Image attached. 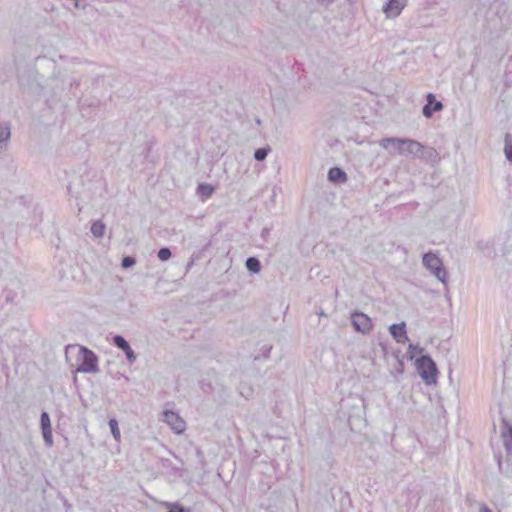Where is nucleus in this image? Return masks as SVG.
Listing matches in <instances>:
<instances>
[{
    "label": "nucleus",
    "mask_w": 512,
    "mask_h": 512,
    "mask_svg": "<svg viewBox=\"0 0 512 512\" xmlns=\"http://www.w3.org/2000/svg\"><path fill=\"white\" fill-rule=\"evenodd\" d=\"M383 149H388L390 145L397 149L402 156H412L426 162L436 163L439 161V155L433 147L424 146L420 142L409 138L387 137L379 142Z\"/></svg>",
    "instance_id": "1"
},
{
    "label": "nucleus",
    "mask_w": 512,
    "mask_h": 512,
    "mask_svg": "<svg viewBox=\"0 0 512 512\" xmlns=\"http://www.w3.org/2000/svg\"><path fill=\"white\" fill-rule=\"evenodd\" d=\"M78 358L80 363L76 368L78 373H96L98 372V357L97 355L85 346L79 348Z\"/></svg>",
    "instance_id": "2"
},
{
    "label": "nucleus",
    "mask_w": 512,
    "mask_h": 512,
    "mask_svg": "<svg viewBox=\"0 0 512 512\" xmlns=\"http://www.w3.org/2000/svg\"><path fill=\"white\" fill-rule=\"evenodd\" d=\"M417 370L426 384H432L436 381L437 367L429 355H422L416 360Z\"/></svg>",
    "instance_id": "3"
},
{
    "label": "nucleus",
    "mask_w": 512,
    "mask_h": 512,
    "mask_svg": "<svg viewBox=\"0 0 512 512\" xmlns=\"http://www.w3.org/2000/svg\"><path fill=\"white\" fill-rule=\"evenodd\" d=\"M423 265L445 286H447V271L441 259L434 253L428 252L423 256Z\"/></svg>",
    "instance_id": "4"
},
{
    "label": "nucleus",
    "mask_w": 512,
    "mask_h": 512,
    "mask_svg": "<svg viewBox=\"0 0 512 512\" xmlns=\"http://www.w3.org/2000/svg\"><path fill=\"white\" fill-rule=\"evenodd\" d=\"M351 324L355 331L362 334H368L372 329L371 318L363 312H353L351 314Z\"/></svg>",
    "instance_id": "5"
},
{
    "label": "nucleus",
    "mask_w": 512,
    "mask_h": 512,
    "mask_svg": "<svg viewBox=\"0 0 512 512\" xmlns=\"http://www.w3.org/2000/svg\"><path fill=\"white\" fill-rule=\"evenodd\" d=\"M163 421L167 423L177 434H180L185 430V421L177 413L171 410L164 411Z\"/></svg>",
    "instance_id": "6"
},
{
    "label": "nucleus",
    "mask_w": 512,
    "mask_h": 512,
    "mask_svg": "<svg viewBox=\"0 0 512 512\" xmlns=\"http://www.w3.org/2000/svg\"><path fill=\"white\" fill-rule=\"evenodd\" d=\"M427 103L422 108V113L426 118H431L434 112H439L443 109V104L435 99L433 93H428L426 96Z\"/></svg>",
    "instance_id": "7"
},
{
    "label": "nucleus",
    "mask_w": 512,
    "mask_h": 512,
    "mask_svg": "<svg viewBox=\"0 0 512 512\" xmlns=\"http://www.w3.org/2000/svg\"><path fill=\"white\" fill-rule=\"evenodd\" d=\"M112 343L125 353L126 358L130 363H133L136 360L135 352L132 350L130 344L122 335H115L112 339Z\"/></svg>",
    "instance_id": "8"
},
{
    "label": "nucleus",
    "mask_w": 512,
    "mask_h": 512,
    "mask_svg": "<svg viewBox=\"0 0 512 512\" xmlns=\"http://www.w3.org/2000/svg\"><path fill=\"white\" fill-rule=\"evenodd\" d=\"M389 332L397 343L404 344L408 341L405 322L390 325Z\"/></svg>",
    "instance_id": "9"
},
{
    "label": "nucleus",
    "mask_w": 512,
    "mask_h": 512,
    "mask_svg": "<svg viewBox=\"0 0 512 512\" xmlns=\"http://www.w3.org/2000/svg\"><path fill=\"white\" fill-rule=\"evenodd\" d=\"M405 0H388V2L384 5L383 11L387 14L388 17L398 16L402 9L405 7Z\"/></svg>",
    "instance_id": "10"
},
{
    "label": "nucleus",
    "mask_w": 512,
    "mask_h": 512,
    "mask_svg": "<svg viewBox=\"0 0 512 512\" xmlns=\"http://www.w3.org/2000/svg\"><path fill=\"white\" fill-rule=\"evenodd\" d=\"M500 429L503 445L507 451H510L512 449V426L503 420Z\"/></svg>",
    "instance_id": "11"
},
{
    "label": "nucleus",
    "mask_w": 512,
    "mask_h": 512,
    "mask_svg": "<svg viewBox=\"0 0 512 512\" xmlns=\"http://www.w3.org/2000/svg\"><path fill=\"white\" fill-rule=\"evenodd\" d=\"M328 179L335 183H344L347 180L346 173L338 167H333L328 172Z\"/></svg>",
    "instance_id": "12"
},
{
    "label": "nucleus",
    "mask_w": 512,
    "mask_h": 512,
    "mask_svg": "<svg viewBox=\"0 0 512 512\" xmlns=\"http://www.w3.org/2000/svg\"><path fill=\"white\" fill-rule=\"evenodd\" d=\"M10 136L11 133L9 126L0 123V151L7 146Z\"/></svg>",
    "instance_id": "13"
},
{
    "label": "nucleus",
    "mask_w": 512,
    "mask_h": 512,
    "mask_svg": "<svg viewBox=\"0 0 512 512\" xmlns=\"http://www.w3.org/2000/svg\"><path fill=\"white\" fill-rule=\"evenodd\" d=\"M214 187L210 184L201 183L197 186V193L204 199H207L212 196L214 193Z\"/></svg>",
    "instance_id": "14"
},
{
    "label": "nucleus",
    "mask_w": 512,
    "mask_h": 512,
    "mask_svg": "<svg viewBox=\"0 0 512 512\" xmlns=\"http://www.w3.org/2000/svg\"><path fill=\"white\" fill-rule=\"evenodd\" d=\"M245 266L252 273H259L261 270V262L256 257H248Z\"/></svg>",
    "instance_id": "15"
},
{
    "label": "nucleus",
    "mask_w": 512,
    "mask_h": 512,
    "mask_svg": "<svg viewBox=\"0 0 512 512\" xmlns=\"http://www.w3.org/2000/svg\"><path fill=\"white\" fill-rule=\"evenodd\" d=\"M105 228L106 226L102 221L96 220L91 225V233L97 238L103 237Z\"/></svg>",
    "instance_id": "16"
},
{
    "label": "nucleus",
    "mask_w": 512,
    "mask_h": 512,
    "mask_svg": "<svg viewBox=\"0 0 512 512\" xmlns=\"http://www.w3.org/2000/svg\"><path fill=\"white\" fill-rule=\"evenodd\" d=\"M270 151L271 148L269 146L258 148L254 151V159L257 161H264Z\"/></svg>",
    "instance_id": "17"
},
{
    "label": "nucleus",
    "mask_w": 512,
    "mask_h": 512,
    "mask_svg": "<svg viewBox=\"0 0 512 512\" xmlns=\"http://www.w3.org/2000/svg\"><path fill=\"white\" fill-rule=\"evenodd\" d=\"M109 427L111 429V433L116 441H120V429L118 427V421L116 419H110L109 420Z\"/></svg>",
    "instance_id": "18"
},
{
    "label": "nucleus",
    "mask_w": 512,
    "mask_h": 512,
    "mask_svg": "<svg viewBox=\"0 0 512 512\" xmlns=\"http://www.w3.org/2000/svg\"><path fill=\"white\" fill-rule=\"evenodd\" d=\"M40 425L42 430H48L51 428V422L49 414L46 411H43L40 416Z\"/></svg>",
    "instance_id": "19"
},
{
    "label": "nucleus",
    "mask_w": 512,
    "mask_h": 512,
    "mask_svg": "<svg viewBox=\"0 0 512 512\" xmlns=\"http://www.w3.org/2000/svg\"><path fill=\"white\" fill-rule=\"evenodd\" d=\"M172 253H171V250L168 248V247H162L159 249L158 251V258L161 260V261H167L170 259Z\"/></svg>",
    "instance_id": "20"
},
{
    "label": "nucleus",
    "mask_w": 512,
    "mask_h": 512,
    "mask_svg": "<svg viewBox=\"0 0 512 512\" xmlns=\"http://www.w3.org/2000/svg\"><path fill=\"white\" fill-rule=\"evenodd\" d=\"M136 264V260L134 257L132 256H125L123 257L122 261H121V266L122 268L124 269H128V268H131L133 267L134 265Z\"/></svg>",
    "instance_id": "21"
},
{
    "label": "nucleus",
    "mask_w": 512,
    "mask_h": 512,
    "mask_svg": "<svg viewBox=\"0 0 512 512\" xmlns=\"http://www.w3.org/2000/svg\"><path fill=\"white\" fill-rule=\"evenodd\" d=\"M43 439L47 447L53 445L52 429L42 430Z\"/></svg>",
    "instance_id": "22"
},
{
    "label": "nucleus",
    "mask_w": 512,
    "mask_h": 512,
    "mask_svg": "<svg viewBox=\"0 0 512 512\" xmlns=\"http://www.w3.org/2000/svg\"><path fill=\"white\" fill-rule=\"evenodd\" d=\"M504 152L507 160L512 163V143L508 140V135L506 136L505 139Z\"/></svg>",
    "instance_id": "23"
},
{
    "label": "nucleus",
    "mask_w": 512,
    "mask_h": 512,
    "mask_svg": "<svg viewBox=\"0 0 512 512\" xmlns=\"http://www.w3.org/2000/svg\"><path fill=\"white\" fill-rule=\"evenodd\" d=\"M479 512H492V510L486 504H482Z\"/></svg>",
    "instance_id": "24"
},
{
    "label": "nucleus",
    "mask_w": 512,
    "mask_h": 512,
    "mask_svg": "<svg viewBox=\"0 0 512 512\" xmlns=\"http://www.w3.org/2000/svg\"><path fill=\"white\" fill-rule=\"evenodd\" d=\"M75 8H84V5H81V0H71Z\"/></svg>",
    "instance_id": "25"
},
{
    "label": "nucleus",
    "mask_w": 512,
    "mask_h": 512,
    "mask_svg": "<svg viewBox=\"0 0 512 512\" xmlns=\"http://www.w3.org/2000/svg\"><path fill=\"white\" fill-rule=\"evenodd\" d=\"M409 349L410 350H417L418 352L422 351V348H420L418 345H413V344L409 345Z\"/></svg>",
    "instance_id": "26"
},
{
    "label": "nucleus",
    "mask_w": 512,
    "mask_h": 512,
    "mask_svg": "<svg viewBox=\"0 0 512 512\" xmlns=\"http://www.w3.org/2000/svg\"><path fill=\"white\" fill-rule=\"evenodd\" d=\"M335 0H318L321 4L329 5L333 3Z\"/></svg>",
    "instance_id": "27"
},
{
    "label": "nucleus",
    "mask_w": 512,
    "mask_h": 512,
    "mask_svg": "<svg viewBox=\"0 0 512 512\" xmlns=\"http://www.w3.org/2000/svg\"><path fill=\"white\" fill-rule=\"evenodd\" d=\"M70 84H71V86H73V85L78 86V85H79V82H78V81H76V80H73V81H71V83H70Z\"/></svg>",
    "instance_id": "28"
},
{
    "label": "nucleus",
    "mask_w": 512,
    "mask_h": 512,
    "mask_svg": "<svg viewBox=\"0 0 512 512\" xmlns=\"http://www.w3.org/2000/svg\"><path fill=\"white\" fill-rule=\"evenodd\" d=\"M319 316H326L325 312L324 311H321L318 313Z\"/></svg>",
    "instance_id": "29"
}]
</instances>
